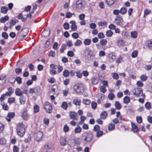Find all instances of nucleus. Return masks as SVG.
I'll use <instances>...</instances> for the list:
<instances>
[{
  "label": "nucleus",
  "mask_w": 152,
  "mask_h": 152,
  "mask_svg": "<svg viewBox=\"0 0 152 152\" xmlns=\"http://www.w3.org/2000/svg\"><path fill=\"white\" fill-rule=\"evenodd\" d=\"M17 131L18 134L20 137H23L25 133V129L23 124L21 123L18 124L17 125Z\"/></svg>",
  "instance_id": "f257e3e1"
},
{
  "label": "nucleus",
  "mask_w": 152,
  "mask_h": 152,
  "mask_svg": "<svg viewBox=\"0 0 152 152\" xmlns=\"http://www.w3.org/2000/svg\"><path fill=\"white\" fill-rule=\"evenodd\" d=\"M93 134L91 132H85L82 135V137H84V141L86 142H89L92 138Z\"/></svg>",
  "instance_id": "f03ea898"
},
{
  "label": "nucleus",
  "mask_w": 152,
  "mask_h": 152,
  "mask_svg": "<svg viewBox=\"0 0 152 152\" xmlns=\"http://www.w3.org/2000/svg\"><path fill=\"white\" fill-rule=\"evenodd\" d=\"M75 91L78 93L83 92L84 91V88L81 84H76L74 86Z\"/></svg>",
  "instance_id": "7ed1b4c3"
},
{
  "label": "nucleus",
  "mask_w": 152,
  "mask_h": 152,
  "mask_svg": "<svg viewBox=\"0 0 152 152\" xmlns=\"http://www.w3.org/2000/svg\"><path fill=\"white\" fill-rule=\"evenodd\" d=\"M132 92L136 96L139 97L141 95L143 97H145V94H143L142 93V89L140 88H134L132 90Z\"/></svg>",
  "instance_id": "20e7f679"
},
{
  "label": "nucleus",
  "mask_w": 152,
  "mask_h": 152,
  "mask_svg": "<svg viewBox=\"0 0 152 152\" xmlns=\"http://www.w3.org/2000/svg\"><path fill=\"white\" fill-rule=\"evenodd\" d=\"M115 22L117 25H123L124 23L122 17L120 15L117 16L116 17L115 19Z\"/></svg>",
  "instance_id": "39448f33"
},
{
  "label": "nucleus",
  "mask_w": 152,
  "mask_h": 152,
  "mask_svg": "<svg viewBox=\"0 0 152 152\" xmlns=\"http://www.w3.org/2000/svg\"><path fill=\"white\" fill-rule=\"evenodd\" d=\"M44 108L46 110V112L48 113H50L52 112V107L48 102H45L44 106Z\"/></svg>",
  "instance_id": "423d86ee"
},
{
  "label": "nucleus",
  "mask_w": 152,
  "mask_h": 152,
  "mask_svg": "<svg viewBox=\"0 0 152 152\" xmlns=\"http://www.w3.org/2000/svg\"><path fill=\"white\" fill-rule=\"evenodd\" d=\"M116 56L113 52L108 54L107 59L108 61L110 62H113L116 58Z\"/></svg>",
  "instance_id": "0eeeda50"
},
{
  "label": "nucleus",
  "mask_w": 152,
  "mask_h": 152,
  "mask_svg": "<svg viewBox=\"0 0 152 152\" xmlns=\"http://www.w3.org/2000/svg\"><path fill=\"white\" fill-rule=\"evenodd\" d=\"M76 7L79 9H81L84 7L85 5L81 0H78L76 2Z\"/></svg>",
  "instance_id": "6e6552de"
},
{
  "label": "nucleus",
  "mask_w": 152,
  "mask_h": 152,
  "mask_svg": "<svg viewBox=\"0 0 152 152\" xmlns=\"http://www.w3.org/2000/svg\"><path fill=\"white\" fill-rule=\"evenodd\" d=\"M42 132H38L34 134V139L37 141H40L42 138Z\"/></svg>",
  "instance_id": "1a4fd4ad"
},
{
  "label": "nucleus",
  "mask_w": 152,
  "mask_h": 152,
  "mask_svg": "<svg viewBox=\"0 0 152 152\" xmlns=\"http://www.w3.org/2000/svg\"><path fill=\"white\" fill-rule=\"evenodd\" d=\"M15 115V113L14 112H10L8 113L6 119L8 122H10L11 119L13 118Z\"/></svg>",
  "instance_id": "9d476101"
},
{
  "label": "nucleus",
  "mask_w": 152,
  "mask_h": 152,
  "mask_svg": "<svg viewBox=\"0 0 152 152\" xmlns=\"http://www.w3.org/2000/svg\"><path fill=\"white\" fill-rule=\"evenodd\" d=\"M60 143L61 145L64 146L66 145L68 143L66 139L64 137H61L60 139Z\"/></svg>",
  "instance_id": "9b49d317"
},
{
  "label": "nucleus",
  "mask_w": 152,
  "mask_h": 152,
  "mask_svg": "<svg viewBox=\"0 0 152 152\" xmlns=\"http://www.w3.org/2000/svg\"><path fill=\"white\" fill-rule=\"evenodd\" d=\"M77 114L76 113L74 112H70L69 113V116L71 119L74 120H77L78 118L77 117Z\"/></svg>",
  "instance_id": "f8f14e48"
},
{
  "label": "nucleus",
  "mask_w": 152,
  "mask_h": 152,
  "mask_svg": "<svg viewBox=\"0 0 152 152\" xmlns=\"http://www.w3.org/2000/svg\"><path fill=\"white\" fill-rule=\"evenodd\" d=\"M26 101V97L23 95L19 97V101L20 104L21 105H23L25 104Z\"/></svg>",
  "instance_id": "ddd939ff"
},
{
  "label": "nucleus",
  "mask_w": 152,
  "mask_h": 152,
  "mask_svg": "<svg viewBox=\"0 0 152 152\" xmlns=\"http://www.w3.org/2000/svg\"><path fill=\"white\" fill-rule=\"evenodd\" d=\"M7 90L8 91V92H6L4 94L5 96H11L13 92V89L12 88L10 87H9L7 88Z\"/></svg>",
  "instance_id": "4468645a"
},
{
  "label": "nucleus",
  "mask_w": 152,
  "mask_h": 152,
  "mask_svg": "<svg viewBox=\"0 0 152 152\" xmlns=\"http://www.w3.org/2000/svg\"><path fill=\"white\" fill-rule=\"evenodd\" d=\"M70 23L71 24V28L72 31H75L77 29V26L75 24V22L73 20L70 21Z\"/></svg>",
  "instance_id": "2eb2a0df"
},
{
  "label": "nucleus",
  "mask_w": 152,
  "mask_h": 152,
  "mask_svg": "<svg viewBox=\"0 0 152 152\" xmlns=\"http://www.w3.org/2000/svg\"><path fill=\"white\" fill-rule=\"evenodd\" d=\"M50 34V30H44L42 33V36L44 37L49 36Z\"/></svg>",
  "instance_id": "dca6fc26"
},
{
  "label": "nucleus",
  "mask_w": 152,
  "mask_h": 152,
  "mask_svg": "<svg viewBox=\"0 0 152 152\" xmlns=\"http://www.w3.org/2000/svg\"><path fill=\"white\" fill-rule=\"evenodd\" d=\"M107 114L106 111H104L100 114V117L102 119L105 120L107 116Z\"/></svg>",
  "instance_id": "f3484780"
},
{
  "label": "nucleus",
  "mask_w": 152,
  "mask_h": 152,
  "mask_svg": "<svg viewBox=\"0 0 152 152\" xmlns=\"http://www.w3.org/2000/svg\"><path fill=\"white\" fill-rule=\"evenodd\" d=\"M23 92L20 89L17 88L15 91V94L16 95L18 96H21L23 95Z\"/></svg>",
  "instance_id": "a211bd4d"
},
{
  "label": "nucleus",
  "mask_w": 152,
  "mask_h": 152,
  "mask_svg": "<svg viewBox=\"0 0 152 152\" xmlns=\"http://www.w3.org/2000/svg\"><path fill=\"white\" fill-rule=\"evenodd\" d=\"M132 128L134 132H136L138 131V129L137 126L134 123L131 122Z\"/></svg>",
  "instance_id": "6ab92c4d"
},
{
  "label": "nucleus",
  "mask_w": 152,
  "mask_h": 152,
  "mask_svg": "<svg viewBox=\"0 0 152 152\" xmlns=\"http://www.w3.org/2000/svg\"><path fill=\"white\" fill-rule=\"evenodd\" d=\"M35 94H40L42 92V90L39 86H37L34 88Z\"/></svg>",
  "instance_id": "aec40b11"
},
{
  "label": "nucleus",
  "mask_w": 152,
  "mask_h": 152,
  "mask_svg": "<svg viewBox=\"0 0 152 152\" xmlns=\"http://www.w3.org/2000/svg\"><path fill=\"white\" fill-rule=\"evenodd\" d=\"M130 98L128 96H126L123 98V102L126 104H127L130 102Z\"/></svg>",
  "instance_id": "412c9836"
},
{
  "label": "nucleus",
  "mask_w": 152,
  "mask_h": 152,
  "mask_svg": "<svg viewBox=\"0 0 152 152\" xmlns=\"http://www.w3.org/2000/svg\"><path fill=\"white\" fill-rule=\"evenodd\" d=\"M87 55L88 56V60H90L91 58L94 56L93 52L90 50H88Z\"/></svg>",
  "instance_id": "4be33fe9"
},
{
  "label": "nucleus",
  "mask_w": 152,
  "mask_h": 152,
  "mask_svg": "<svg viewBox=\"0 0 152 152\" xmlns=\"http://www.w3.org/2000/svg\"><path fill=\"white\" fill-rule=\"evenodd\" d=\"M73 104L76 105L80 106L81 101L80 100L75 99L73 100Z\"/></svg>",
  "instance_id": "5701e85b"
},
{
  "label": "nucleus",
  "mask_w": 152,
  "mask_h": 152,
  "mask_svg": "<svg viewBox=\"0 0 152 152\" xmlns=\"http://www.w3.org/2000/svg\"><path fill=\"white\" fill-rule=\"evenodd\" d=\"M91 42V40L90 39H86L84 40V43L86 46H88L90 45Z\"/></svg>",
  "instance_id": "b1692460"
},
{
  "label": "nucleus",
  "mask_w": 152,
  "mask_h": 152,
  "mask_svg": "<svg viewBox=\"0 0 152 152\" xmlns=\"http://www.w3.org/2000/svg\"><path fill=\"white\" fill-rule=\"evenodd\" d=\"M91 81L93 85H95L98 83L99 80L98 79L95 77H93L91 78Z\"/></svg>",
  "instance_id": "393cba45"
},
{
  "label": "nucleus",
  "mask_w": 152,
  "mask_h": 152,
  "mask_svg": "<svg viewBox=\"0 0 152 152\" xmlns=\"http://www.w3.org/2000/svg\"><path fill=\"white\" fill-rule=\"evenodd\" d=\"M120 13L122 15H124L127 12V9L123 7L121 8L120 10Z\"/></svg>",
  "instance_id": "a878e982"
},
{
  "label": "nucleus",
  "mask_w": 152,
  "mask_h": 152,
  "mask_svg": "<svg viewBox=\"0 0 152 152\" xmlns=\"http://www.w3.org/2000/svg\"><path fill=\"white\" fill-rule=\"evenodd\" d=\"M9 19V18L7 16H5L4 17H2L0 18V21L1 23H4L6 21L8 20Z\"/></svg>",
  "instance_id": "bb28decb"
},
{
  "label": "nucleus",
  "mask_w": 152,
  "mask_h": 152,
  "mask_svg": "<svg viewBox=\"0 0 152 152\" xmlns=\"http://www.w3.org/2000/svg\"><path fill=\"white\" fill-rule=\"evenodd\" d=\"M61 107L64 110H66L68 107L67 103L66 102H64L61 105Z\"/></svg>",
  "instance_id": "cd10ccee"
},
{
  "label": "nucleus",
  "mask_w": 152,
  "mask_h": 152,
  "mask_svg": "<svg viewBox=\"0 0 152 152\" xmlns=\"http://www.w3.org/2000/svg\"><path fill=\"white\" fill-rule=\"evenodd\" d=\"M117 43L119 46H123L124 44V42L123 40H118L117 41Z\"/></svg>",
  "instance_id": "c85d7f7f"
},
{
  "label": "nucleus",
  "mask_w": 152,
  "mask_h": 152,
  "mask_svg": "<svg viewBox=\"0 0 152 152\" xmlns=\"http://www.w3.org/2000/svg\"><path fill=\"white\" fill-rule=\"evenodd\" d=\"M82 130L81 128L78 126L75 129V134L80 133Z\"/></svg>",
  "instance_id": "c756f323"
},
{
  "label": "nucleus",
  "mask_w": 152,
  "mask_h": 152,
  "mask_svg": "<svg viewBox=\"0 0 152 152\" xmlns=\"http://www.w3.org/2000/svg\"><path fill=\"white\" fill-rule=\"evenodd\" d=\"M117 0H106L107 4L111 6L115 3Z\"/></svg>",
  "instance_id": "7c9ffc66"
},
{
  "label": "nucleus",
  "mask_w": 152,
  "mask_h": 152,
  "mask_svg": "<svg viewBox=\"0 0 152 152\" xmlns=\"http://www.w3.org/2000/svg\"><path fill=\"white\" fill-rule=\"evenodd\" d=\"M115 106L116 108L118 110L120 109L121 107V106L120 103L118 101H116L115 102Z\"/></svg>",
  "instance_id": "2f4dec72"
},
{
  "label": "nucleus",
  "mask_w": 152,
  "mask_h": 152,
  "mask_svg": "<svg viewBox=\"0 0 152 152\" xmlns=\"http://www.w3.org/2000/svg\"><path fill=\"white\" fill-rule=\"evenodd\" d=\"M113 34V32L110 30H108L106 32V35L108 37H111Z\"/></svg>",
  "instance_id": "473e14b6"
},
{
  "label": "nucleus",
  "mask_w": 152,
  "mask_h": 152,
  "mask_svg": "<svg viewBox=\"0 0 152 152\" xmlns=\"http://www.w3.org/2000/svg\"><path fill=\"white\" fill-rule=\"evenodd\" d=\"M82 44V42L79 39H77L74 43V45L76 46H80Z\"/></svg>",
  "instance_id": "72a5a7b5"
},
{
  "label": "nucleus",
  "mask_w": 152,
  "mask_h": 152,
  "mask_svg": "<svg viewBox=\"0 0 152 152\" xmlns=\"http://www.w3.org/2000/svg\"><path fill=\"white\" fill-rule=\"evenodd\" d=\"M131 37L133 38H136L137 37V33L136 31H133L131 32Z\"/></svg>",
  "instance_id": "f704fd0d"
},
{
  "label": "nucleus",
  "mask_w": 152,
  "mask_h": 152,
  "mask_svg": "<svg viewBox=\"0 0 152 152\" xmlns=\"http://www.w3.org/2000/svg\"><path fill=\"white\" fill-rule=\"evenodd\" d=\"M100 44L102 46L106 45L107 43V41L105 39H102L100 41Z\"/></svg>",
  "instance_id": "c9c22d12"
},
{
  "label": "nucleus",
  "mask_w": 152,
  "mask_h": 152,
  "mask_svg": "<svg viewBox=\"0 0 152 152\" xmlns=\"http://www.w3.org/2000/svg\"><path fill=\"white\" fill-rule=\"evenodd\" d=\"M72 142H75V145H79L81 141L80 140V139L78 138H75L72 140Z\"/></svg>",
  "instance_id": "e433bc0d"
},
{
  "label": "nucleus",
  "mask_w": 152,
  "mask_h": 152,
  "mask_svg": "<svg viewBox=\"0 0 152 152\" xmlns=\"http://www.w3.org/2000/svg\"><path fill=\"white\" fill-rule=\"evenodd\" d=\"M140 78L141 81H145L147 80L148 77L145 75L144 74L141 75L140 76Z\"/></svg>",
  "instance_id": "4c0bfd02"
},
{
  "label": "nucleus",
  "mask_w": 152,
  "mask_h": 152,
  "mask_svg": "<svg viewBox=\"0 0 152 152\" xmlns=\"http://www.w3.org/2000/svg\"><path fill=\"white\" fill-rule=\"evenodd\" d=\"M8 10V8L7 7H2L1 8V11L2 13L5 14L6 13Z\"/></svg>",
  "instance_id": "58836bf2"
},
{
  "label": "nucleus",
  "mask_w": 152,
  "mask_h": 152,
  "mask_svg": "<svg viewBox=\"0 0 152 152\" xmlns=\"http://www.w3.org/2000/svg\"><path fill=\"white\" fill-rule=\"evenodd\" d=\"M7 141L4 138H1L0 139V144L1 145H4L6 144Z\"/></svg>",
  "instance_id": "ea45409f"
},
{
  "label": "nucleus",
  "mask_w": 152,
  "mask_h": 152,
  "mask_svg": "<svg viewBox=\"0 0 152 152\" xmlns=\"http://www.w3.org/2000/svg\"><path fill=\"white\" fill-rule=\"evenodd\" d=\"M69 74V72L68 70H64L63 72V75L64 77H68Z\"/></svg>",
  "instance_id": "a19ab883"
},
{
  "label": "nucleus",
  "mask_w": 152,
  "mask_h": 152,
  "mask_svg": "<svg viewBox=\"0 0 152 152\" xmlns=\"http://www.w3.org/2000/svg\"><path fill=\"white\" fill-rule=\"evenodd\" d=\"M22 117L23 119L26 120L28 119V115L26 111H24L23 112L22 114Z\"/></svg>",
  "instance_id": "79ce46f5"
},
{
  "label": "nucleus",
  "mask_w": 152,
  "mask_h": 152,
  "mask_svg": "<svg viewBox=\"0 0 152 152\" xmlns=\"http://www.w3.org/2000/svg\"><path fill=\"white\" fill-rule=\"evenodd\" d=\"M15 99L14 97L9 98L8 99V102L9 104H12L15 102Z\"/></svg>",
  "instance_id": "37998d69"
},
{
  "label": "nucleus",
  "mask_w": 152,
  "mask_h": 152,
  "mask_svg": "<svg viewBox=\"0 0 152 152\" xmlns=\"http://www.w3.org/2000/svg\"><path fill=\"white\" fill-rule=\"evenodd\" d=\"M151 10L148 9H145L144 10V17H145L151 13Z\"/></svg>",
  "instance_id": "c03bdc74"
},
{
  "label": "nucleus",
  "mask_w": 152,
  "mask_h": 152,
  "mask_svg": "<svg viewBox=\"0 0 152 152\" xmlns=\"http://www.w3.org/2000/svg\"><path fill=\"white\" fill-rule=\"evenodd\" d=\"M108 97L110 100H112L114 99L115 96L113 93H111L109 94Z\"/></svg>",
  "instance_id": "a18cd8bd"
},
{
  "label": "nucleus",
  "mask_w": 152,
  "mask_h": 152,
  "mask_svg": "<svg viewBox=\"0 0 152 152\" xmlns=\"http://www.w3.org/2000/svg\"><path fill=\"white\" fill-rule=\"evenodd\" d=\"M107 23L105 21H99L98 23V24L99 26H106L107 25Z\"/></svg>",
  "instance_id": "49530a36"
},
{
  "label": "nucleus",
  "mask_w": 152,
  "mask_h": 152,
  "mask_svg": "<svg viewBox=\"0 0 152 152\" xmlns=\"http://www.w3.org/2000/svg\"><path fill=\"white\" fill-rule=\"evenodd\" d=\"M146 46L149 48H152V41L149 40L147 41L146 44Z\"/></svg>",
  "instance_id": "de8ad7c7"
},
{
  "label": "nucleus",
  "mask_w": 152,
  "mask_h": 152,
  "mask_svg": "<svg viewBox=\"0 0 152 152\" xmlns=\"http://www.w3.org/2000/svg\"><path fill=\"white\" fill-rule=\"evenodd\" d=\"M83 102L85 104L89 105L90 104L91 101L89 99H83Z\"/></svg>",
  "instance_id": "09e8293b"
},
{
  "label": "nucleus",
  "mask_w": 152,
  "mask_h": 152,
  "mask_svg": "<svg viewBox=\"0 0 152 152\" xmlns=\"http://www.w3.org/2000/svg\"><path fill=\"white\" fill-rule=\"evenodd\" d=\"M112 76L113 78L115 80L118 79L119 78V76L118 74L116 73H113L112 75Z\"/></svg>",
  "instance_id": "8fccbe9b"
},
{
  "label": "nucleus",
  "mask_w": 152,
  "mask_h": 152,
  "mask_svg": "<svg viewBox=\"0 0 152 152\" xmlns=\"http://www.w3.org/2000/svg\"><path fill=\"white\" fill-rule=\"evenodd\" d=\"M115 126V125L112 124H110L108 126V129L109 130L111 131L114 129Z\"/></svg>",
  "instance_id": "3c124183"
},
{
  "label": "nucleus",
  "mask_w": 152,
  "mask_h": 152,
  "mask_svg": "<svg viewBox=\"0 0 152 152\" xmlns=\"http://www.w3.org/2000/svg\"><path fill=\"white\" fill-rule=\"evenodd\" d=\"M100 91L103 93H105L107 91L106 87L103 86L100 87Z\"/></svg>",
  "instance_id": "603ef678"
},
{
  "label": "nucleus",
  "mask_w": 152,
  "mask_h": 152,
  "mask_svg": "<svg viewBox=\"0 0 152 152\" xmlns=\"http://www.w3.org/2000/svg\"><path fill=\"white\" fill-rule=\"evenodd\" d=\"M145 108L148 110L150 109L151 108V104L150 102H147L145 104Z\"/></svg>",
  "instance_id": "864d4df0"
},
{
  "label": "nucleus",
  "mask_w": 152,
  "mask_h": 152,
  "mask_svg": "<svg viewBox=\"0 0 152 152\" xmlns=\"http://www.w3.org/2000/svg\"><path fill=\"white\" fill-rule=\"evenodd\" d=\"M4 128V126L0 122V134L2 133Z\"/></svg>",
  "instance_id": "5fc2aeb1"
},
{
  "label": "nucleus",
  "mask_w": 152,
  "mask_h": 152,
  "mask_svg": "<svg viewBox=\"0 0 152 152\" xmlns=\"http://www.w3.org/2000/svg\"><path fill=\"white\" fill-rule=\"evenodd\" d=\"M137 52L136 50L134 51L131 54V56L132 58H135L137 55Z\"/></svg>",
  "instance_id": "6e6d98bb"
},
{
  "label": "nucleus",
  "mask_w": 152,
  "mask_h": 152,
  "mask_svg": "<svg viewBox=\"0 0 152 152\" xmlns=\"http://www.w3.org/2000/svg\"><path fill=\"white\" fill-rule=\"evenodd\" d=\"M100 130V127L98 125L95 126L93 129V130L95 132H98Z\"/></svg>",
  "instance_id": "4d7b16f0"
},
{
  "label": "nucleus",
  "mask_w": 152,
  "mask_h": 152,
  "mask_svg": "<svg viewBox=\"0 0 152 152\" xmlns=\"http://www.w3.org/2000/svg\"><path fill=\"white\" fill-rule=\"evenodd\" d=\"M22 31H24L26 33V34L23 35V36L22 37V39H23L24 38L26 34H27V33L28 32L29 30L28 28H25L22 29Z\"/></svg>",
  "instance_id": "13d9d810"
},
{
  "label": "nucleus",
  "mask_w": 152,
  "mask_h": 152,
  "mask_svg": "<svg viewBox=\"0 0 152 152\" xmlns=\"http://www.w3.org/2000/svg\"><path fill=\"white\" fill-rule=\"evenodd\" d=\"M136 120L137 121L138 123H141L142 122V118L140 116H137L136 117Z\"/></svg>",
  "instance_id": "bf43d9fd"
},
{
  "label": "nucleus",
  "mask_w": 152,
  "mask_h": 152,
  "mask_svg": "<svg viewBox=\"0 0 152 152\" xmlns=\"http://www.w3.org/2000/svg\"><path fill=\"white\" fill-rule=\"evenodd\" d=\"M2 36L5 39H7L8 38V36L6 32H3L2 34Z\"/></svg>",
  "instance_id": "052dcab7"
},
{
  "label": "nucleus",
  "mask_w": 152,
  "mask_h": 152,
  "mask_svg": "<svg viewBox=\"0 0 152 152\" xmlns=\"http://www.w3.org/2000/svg\"><path fill=\"white\" fill-rule=\"evenodd\" d=\"M63 129L64 131L65 132H66L69 131V128L67 125L66 124L64 125Z\"/></svg>",
  "instance_id": "680f3d73"
},
{
  "label": "nucleus",
  "mask_w": 152,
  "mask_h": 152,
  "mask_svg": "<svg viewBox=\"0 0 152 152\" xmlns=\"http://www.w3.org/2000/svg\"><path fill=\"white\" fill-rule=\"evenodd\" d=\"M98 37L99 39H101L104 37L105 36L103 33L100 32L98 34Z\"/></svg>",
  "instance_id": "e2e57ef3"
},
{
  "label": "nucleus",
  "mask_w": 152,
  "mask_h": 152,
  "mask_svg": "<svg viewBox=\"0 0 152 152\" xmlns=\"http://www.w3.org/2000/svg\"><path fill=\"white\" fill-rule=\"evenodd\" d=\"M16 80L17 83L19 84H20L22 83V79L20 77H16Z\"/></svg>",
  "instance_id": "0e129e2a"
},
{
  "label": "nucleus",
  "mask_w": 152,
  "mask_h": 152,
  "mask_svg": "<svg viewBox=\"0 0 152 152\" xmlns=\"http://www.w3.org/2000/svg\"><path fill=\"white\" fill-rule=\"evenodd\" d=\"M91 105L92 108L93 109H96V106H97V104L96 102H93L91 103Z\"/></svg>",
  "instance_id": "69168bd1"
},
{
  "label": "nucleus",
  "mask_w": 152,
  "mask_h": 152,
  "mask_svg": "<svg viewBox=\"0 0 152 152\" xmlns=\"http://www.w3.org/2000/svg\"><path fill=\"white\" fill-rule=\"evenodd\" d=\"M34 112L35 113L38 112L39 110V107L37 105H35L34 106Z\"/></svg>",
  "instance_id": "338daca9"
},
{
  "label": "nucleus",
  "mask_w": 152,
  "mask_h": 152,
  "mask_svg": "<svg viewBox=\"0 0 152 152\" xmlns=\"http://www.w3.org/2000/svg\"><path fill=\"white\" fill-rule=\"evenodd\" d=\"M48 56H49L55 57V52L53 51H51L48 53Z\"/></svg>",
  "instance_id": "774afa93"
}]
</instances>
